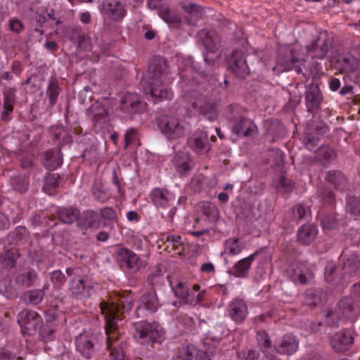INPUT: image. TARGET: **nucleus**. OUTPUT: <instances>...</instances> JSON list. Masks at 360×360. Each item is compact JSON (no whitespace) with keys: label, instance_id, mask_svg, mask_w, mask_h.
<instances>
[{"label":"nucleus","instance_id":"nucleus-39","mask_svg":"<svg viewBox=\"0 0 360 360\" xmlns=\"http://www.w3.org/2000/svg\"><path fill=\"white\" fill-rule=\"evenodd\" d=\"M11 184L15 191L23 193L28 188L29 181L25 176H18L11 178Z\"/></svg>","mask_w":360,"mask_h":360},{"label":"nucleus","instance_id":"nucleus-25","mask_svg":"<svg viewBox=\"0 0 360 360\" xmlns=\"http://www.w3.org/2000/svg\"><path fill=\"white\" fill-rule=\"evenodd\" d=\"M158 306L156 295L154 292H150L141 297L140 305L137 308V312L141 314L143 310L154 312L157 311Z\"/></svg>","mask_w":360,"mask_h":360},{"label":"nucleus","instance_id":"nucleus-16","mask_svg":"<svg viewBox=\"0 0 360 360\" xmlns=\"http://www.w3.org/2000/svg\"><path fill=\"white\" fill-rule=\"evenodd\" d=\"M208 134L205 130H197L189 138L188 146L198 153H202L210 150Z\"/></svg>","mask_w":360,"mask_h":360},{"label":"nucleus","instance_id":"nucleus-33","mask_svg":"<svg viewBox=\"0 0 360 360\" xmlns=\"http://www.w3.org/2000/svg\"><path fill=\"white\" fill-rule=\"evenodd\" d=\"M205 293L204 290H200L199 285H193L190 287V290L186 295L183 302L191 305H195L203 300Z\"/></svg>","mask_w":360,"mask_h":360},{"label":"nucleus","instance_id":"nucleus-31","mask_svg":"<svg viewBox=\"0 0 360 360\" xmlns=\"http://www.w3.org/2000/svg\"><path fill=\"white\" fill-rule=\"evenodd\" d=\"M245 247V242L238 238H230L224 242V253L231 256L239 255Z\"/></svg>","mask_w":360,"mask_h":360},{"label":"nucleus","instance_id":"nucleus-29","mask_svg":"<svg viewBox=\"0 0 360 360\" xmlns=\"http://www.w3.org/2000/svg\"><path fill=\"white\" fill-rule=\"evenodd\" d=\"M79 212L74 208H63L58 212L60 219L64 223H72L77 219V224L82 229H87L91 226V222L82 224L81 219H78Z\"/></svg>","mask_w":360,"mask_h":360},{"label":"nucleus","instance_id":"nucleus-58","mask_svg":"<svg viewBox=\"0 0 360 360\" xmlns=\"http://www.w3.org/2000/svg\"><path fill=\"white\" fill-rule=\"evenodd\" d=\"M94 196L96 200L101 202H105L109 198L108 193L99 188L95 189L94 191Z\"/></svg>","mask_w":360,"mask_h":360},{"label":"nucleus","instance_id":"nucleus-12","mask_svg":"<svg viewBox=\"0 0 360 360\" xmlns=\"http://www.w3.org/2000/svg\"><path fill=\"white\" fill-rule=\"evenodd\" d=\"M99 10L114 20H121L124 17L126 9L120 2L115 0H104Z\"/></svg>","mask_w":360,"mask_h":360},{"label":"nucleus","instance_id":"nucleus-61","mask_svg":"<svg viewBox=\"0 0 360 360\" xmlns=\"http://www.w3.org/2000/svg\"><path fill=\"white\" fill-rule=\"evenodd\" d=\"M79 18L80 21L84 24H88L91 22V14L88 11L79 13Z\"/></svg>","mask_w":360,"mask_h":360},{"label":"nucleus","instance_id":"nucleus-2","mask_svg":"<svg viewBox=\"0 0 360 360\" xmlns=\"http://www.w3.org/2000/svg\"><path fill=\"white\" fill-rule=\"evenodd\" d=\"M158 123L161 132L169 140L181 139L191 130L188 122L173 116L162 115L158 118Z\"/></svg>","mask_w":360,"mask_h":360},{"label":"nucleus","instance_id":"nucleus-26","mask_svg":"<svg viewBox=\"0 0 360 360\" xmlns=\"http://www.w3.org/2000/svg\"><path fill=\"white\" fill-rule=\"evenodd\" d=\"M317 233L318 229L316 226L307 224L298 230L297 238L301 243L308 245L314 240Z\"/></svg>","mask_w":360,"mask_h":360},{"label":"nucleus","instance_id":"nucleus-27","mask_svg":"<svg viewBox=\"0 0 360 360\" xmlns=\"http://www.w3.org/2000/svg\"><path fill=\"white\" fill-rule=\"evenodd\" d=\"M172 360H209L204 356V354L197 349L193 345L188 346L182 349L178 355L173 357Z\"/></svg>","mask_w":360,"mask_h":360},{"label":"nucleus","instance_id":"nucleus-57","mask_svg":"<svg viewBox=\"0 0 360 360\" xmlns=\"http://www.w3.org/2000/svg\"><path fill=\"white\" fill-rule=\"evenodd\" d=\"M58 184V176L56 174H50L46 177V184L44 188L46 189L48 186L56 188Z\"/></svg>","mask_w":360,"mask_h":360},{"label":"nucleus","instance_id":"nucleus-47","mask_svg":"<svg viewBox=\"0 0 360 360\" xmlns=\"http://www.w3.org/2000/svg\"><path fill=\"white\" fill-rule=\"evenodd\" d=\"M344 268H351L354 271L360 269V255L355 254L352 255L351 258H348L347 262L344 264Z\"/></svg>","mask_w":360,"mask_h":360},{"label":"nucleus","instance_id":"nucleus-11","mask_svg":"<svg viewBox=\"0 0 360 360\" xmlns=\"http://www.w3.org/2000/svg\"><path fill=\"white\" fill-rule=\"evenodd\" d=\"M143 105L138 94L127 93L121 98L120 108L126 115L131 117L134 114L139 112Z\"/></svg>","mask_w":360,"mask_h":360},{"label":"nucleus","instance_id":"nucleus-62","mask_svg":"<svg viewBox=\"0 0 360 360\" xmlns=\"http://www.w3.org/2000/svg\"><path fill=\"white\" fill-rule=\"evenodd\" d=\"M9 224V220L7 217L0 212V229L8 228Z\"/></svg>","mask_w":360,"mask_h":360},{"label":"nucleus","instance_id":"nucleus-6","mask_svg":"<svg viewBox=\"0 0 360 360\" xmlns=\"http://www.w3.org/2000/svg\"><path fill=\"white\" fill-rule=\"evenodd\" d=\"M346 319H351L360 314V304L359 302H354L352 298L345 297L339 302L338 310L330 311L327 314L325 323L330 326H335L338 324L339 314Z\"/></svg>","mask_w":360,"mask_h":360},{"label":"nucleus","instance_id":"nucleus-4","mask_svg":"<svg viewBox=\"0 0 360 360\" xmlns=\"http://www.w3.org/2000/svg\"><path fill=\"white\" fill-rule=\"evenodd\" d=\"M184 98L193 110L207 119L214 120L217 117L218 112L215 104L204 97L198 91L192 89L187 91Z\"/></svg>","mask_w":360,"mask_h":360},{"label":"nucleus","instance_id":"nucleus-15","mask_svg":"<svg viewBox=\"0 0 360 360\" xmlns=\"http://www.w3.org/2000/svg\"><path fill=\"white\" fill-rule=\"evenodd\" d=\"M118 259L133 271H138L145 266V262L132 251L126 248H120L117 252Z\"/></svg>","mask_w":360,"mask_h":360},{"label":"nucleus","instance_id":"nucleus-14","mask_svg":"<svg viewBox=\"0 0 360 360\" xmlns=\"http://www.w3.org/2000/svg\"><path fill=\"white\" fill-rule=\"evenodd\" d=\"M298 340L292 335H285L277 340L275 344L274 350L272 354L276 353L290 355L294 354L298 349Z\"/></svg>","mask_w":360,"mask_h":360},{"label":"nucleus","instance_id":"nucleus-42","mask_svg":"<svg viewBox=\"0 0 360 360\" xmlns=\"http://www.w3.org/2000/svg\"><path fill=\"white\" fill-rule=\"evenodd\" d=\"M39 336L43 342H51L55 339V329L50 326H41L39 328Z\"/></svg>","mask_w":360,"mask_h":360},{"label":"nucleus","instance_id":"nucleus-8","mask_svg":"<svg viewBox=\"0 0 360 360\" xmlns=\"http://www.w3.org/2000/svg\"><path fill=\"white\" fill-rule=\"evenodd\" d=\"M150 198L158 209L166 210L170 208L168 218L172 219L176 214V207H174L176 200L175 195L165 188H155L150 193Z\"/></svg>","mask_w":360,"mask_h":360},{"label":"nucleus","instance_id":"nucleus-54","mask_svg":"<svg viewBox=\"0 0 360 360\" xmlns=\"http://www.w3.org/2000/svg\"><path fill=\"white\" fill-rule=\"evenodd\" d=\"M293 182L285 177H282L280 180L279 190L283 193H289L292 191Z\"/></svg>","mask_w":360,"mask_h":360},{"label":"nucleus","instance_id":"nucleus-64","mask_svg":"<svg viewBox=\"0 0 360 360\" xmlns=\"http://www.w3.org/2000/svg\"><path fill=\"white\" fill-rule=\"evenodd\" d=\"M200 269L202 272L211 273L214 271V266L212 263H205L201 266Z\"/></svg>","mask_w":360,"mask_h":360},{"label":"nucleus","instance_id":"nucleus-63","mask_svg":"<svg viewBox=\"0 0 360 360\" xmlns=\"http://www.w3.org/2000/svg\"><path fill=\"white\" fill-rule=\"evenodd\" d=\"M183 8L186 12L190 13H193L197 11L198 9V7L195 4H193L191 3L185 4L183 6Z\"/></svg>","mask_w":360,"mask_h":360},{"label":"nucleus","instance_id":"nucleus-48","mask_svg":"<svg viewBox=\"0 0 360 360\" xmlns=\"http://www.w3.org/2000/svg\"><path fill=\"white\" fill-rule=\"evenodd\" d=\"M48 94L49 96V99L51 103H53L59 94V87L58 83L55 80H51L49 85L48 88Z\"/></svg>","mask_w":360,"mask_h":360},{"label":"nucleus","instance_id":"nucleus-36","mask_svg":"<svg viewBox=\"0 0 360 360\" xmlns=\"http://www.w3.org/2000/svg\"><path fill=\"white\" fill-rule=\"evenodd\" d=\"M14 102V91L11 89H6L4 92V110L1 115L3 120H6L9 114L13 111Z\"/></svg>","mask_w":360,"mask_h":360},{"label":"nucleus","instance_id":"nucleus-24","mask_svg":"<svg viewBox=\"0 0 360 360\" xmlns=\"http://www.w3.org/2000/svg\"><path fill=\"white\" fill-rule=\"evenodd\" d=\"M70 289L76 297L84 298L90 296L92 286L88 281L79 278L72 281Z\"/></svg>","mask_w":360,"mask_h":360},{"label":"nucleus","instance_id":"nucleus-10","mask_svg":"<svg viewBox=\"0 0 360 360\" xmlns=\"http://www.w3.org/2000/svg\"><path fill=\"white\" fill-rule=\"evenodd\" d=\"M18 323L24 335H33L41 326V317L34 311L24 309L18 316Z\"/></svg>","mask_w":360,"mask_h":360},{"label":"nucleus","instance_id":"nucleus-53","mask_svg":"<svg viewBox=\"0 0 360 360\" xmlns=\"http://www.w3.org/2000/svg\"><path fill=\"white\" fill-rule=\"evenodd\" d=\"M258 357L257 353L254 350H244L238 353L239 360H256Z\"/></svg>","mask_w":360,"mask_h":360},{"label":"nucleus","instance_id":"nucleus-5","mask_svg":"<svg viewBox=\"0 0 360 360\" xmlns=\"http://www.w3.org/2000/svg\"><path fill=\"white\" fill-rule=\"evenodd\" d=\"M134 338L142 345L160 341L162 328L156 322L140 321L134 323Z\"/></svg>","mask_w":360,"mask_h":360},{"label":"nucleus","instance_id":"nucleus-28","mask_svg":"<svg viewBox=\"0 0 360 360\" xmlns=\"http://www.w3.org/2000/svg\"><path fill=\"white\" fill-rule=\"evenodd\" d=\"M289 274L294 282L302 284L307 283L311 277L310 272L304 271V265L300 263L292 265Z\"/></svg>","mask_w":360,"mask_h":360},{"label":"nucleus","instance_id":"nucleus-55","mask_svg":"<svg viewBox=\"0 0 360 360\" xmlns=\"http://www.w3.org/2000/svg\"><path fill=\"white\" fill-rule=\"evenodd\" d=\"M137 131L135 129H129L125 133V146H128L130 144L133 143L135 139H136Z\"/></svg>","mask_w":360,"mask_h":360},{"label":"nucleus","instance_id":"nucleus-35","mask_svg":"<svg viewBox=\"0 0 360 360\" xmlns=\"http://www.w3.org/2000/svg\"><path fill=\"white\" fill-rule=\"evenodd\" d=\"M169 284L175 296L183 301L186 295L190 290L191 286L188 283L183 281H170Z\"/></svg>","mask_w":360,"mask_h":360},{"label":"nucleus","instance_id":"nucleus-19","mask_svg":"<svg viewBox=\"0 0 360 360\" xmlns=\"http://www.w3.org/2000/svg\"><path fill=\"white\" fill-rule=\"evenodd\" d=\"M229 313L234 321L241 323L248 316V306L243 300L234 299L229 304Z\"/></svg>","mask_w":360,"mask_h":360},{"label":"nucleus","instance_id":"nucleus-9","mask_svg":"<svg viewBox=\"0 0 360 360\" xmlns=\"http://www.w3.org/2000/svg\"><path fill=\"white\" fill-rule=\"evenodd\" d=\"M149 91L153 98L156 99H171L173 92L164 80H166L167 74L162 71L155 70L153 76L149 77Z\"/></svg>","mask_w":360,"mask_h":360},{"label":"nucleus","instance_id":"nucleus-37","mask_svg":"<svg viewBox=\"0 0 360 360\" xmlns=\"http://www.w3.org/2000/svg\"><path fill=\"white\" fill-rule=\"evenodd\" d=\"M44 293L41 290H32L25 292L23 295L24 300L32 304H39L43 297Z\"/></svg>","mask_w":360,"mask_h":360},{"label":"nucleus","instance_id":"nucleus-22","mask_svg":"<svg viewBox=\"0 0 360 360\" xmlns=\"http://www.w3.org/2000/svg\"><path fill=\"white\" fill-rule=\"evenodd\" d=\"M62 155L59 149L49 150L42 160L43 166L48 170H55L62 165Z\"/></svg>","mask_w":360,"mask_h":360},{"label":"nucleus","instance_id":"nucleus-52","mask_svg":"<svg viewBox=\"0 0 360 360\" xmlns=\"http://www.w3.org/2000/svg\"><path fill=\"white\" fill-rule=\"evenodd\" d=\"M321 224L323 229H333L338 225V221L335 217H326L321 220Z\"/></svg>","mask_w":360,"mask_h":360},{"label":"nucleus","instance_id":"nucleus-41","mask_svg":"<svg viewBox=\"0 0 360 360\" xmlns=\"http://www.w3.org/2000/svg\"><path fill=\"white\" fill-rule=\"evenodd\" d=\"M292 213L293 219L298 221L309 214L310 210L309 206L304 204H299L292 208Z\"/></svg>","mask_w":360,"mask_h":360},{"label":"nucleus","instance_id":"nucleus-45","mask_svg":"<svg viewBox=\"0 0 360 360\" xmlns=\"http://www.w3.org/2000/svg\"><path fill=\"white\" fill-rule=\"evenodd\" d=\"M204 214L209 221L214 222L219 218V210L214 205L208 203L205 209Z\"/></svg>","mask_w":360,"mask_h":360},{"label":"nucleus","instance_id":"nucleus-7","mask_svg":"<svg viewBox=\"0 0 360 360\" xmlns=\"http://www.w3.org/2000/svg\"><path fill=\"white\" fill-rule=\"evenodd\" d=\"M198 36L207 51L206 53H204V60L205 63L214 65L221 54L217 48L220 42L219 37L217 32L212 30H203L198 33Z\"/></svg>","mask_w":360,"mask_h":360},{"label":"nucleus","instance_id":"nucleus-56","mask_svg":"<svg viewBox=\"0 0 360 360\" xmlns=\"http://www.w3.org/2000/svg\"><path fill=\"white\" fill-rule=\"evenodd\" d=\"M0 360H22V357L14 355L6 349H0Z\"/></svg>","mask_w":360,"mask_h":360},{"label":"nucleus","instance_id":"nucleus-44","mask_svg":"<svg viewBox=\"0 0 360 360\" xmlns=\"http://www.w3.org/2000/svg\"><path fill=\"white\" fill-rule=\"evenodd\" d=\"M37 22L39 25H42L48 19H53L54 11L53 8H41L37 11Z\"/></svg>","mask_w":360,"mask_h":360},{"label":"nucleus","instance_id":"nucleus-40","mask_svg":"<svg viewBox=\"0 0 360 360\" xmlns=\"http://www.w3.org/2000/svg\"><path fill=\"white\" fill-rule=\"evenodd\" d=\"M309 53H311L313 58H323L328 52V46L326 43L322 44H315L307 48Z\"/></svg>","mask_w":360,"mask_h":360},{"label":"nucleus","instance_id":"nucleus-34","mask_svg":"<svg viewBox=\"0 0 360 360\" xmlns=\"http://www.w3.org/2000/svg\"><path fill=\"white\" fill-rule=\"evenodd\" d=\"M190 158L186 153L181 152L176 154L172 160L173 165L182 174H186L191 168Z\"/></svg>","mask_w":360,"mask_h":360},{"label":"nucleus","instance_id":"nucleus-30","mask_svg":"<svg viewBox=\"0 0 360 360\" xmlns=\"http://www.w3.org/2000/svg\"><path fill=\"white\" fill-rule=\"evenodd\" d=\"M256 253L243 258L233 266V274L236 277L245 278L248 276L249 269L255 259Z\"/></svg>","mask_w":360,"mask_h":360},{"label":"nucleus","instance_id":"nucleus-23","mask_svg":"<svg viewBox=\"0 0 360 360\" xmlns=\"http://www.w3.org/2000/svg\"><path fill=\"white\" fill-rule=\"evenodd\" d=\"M89 116L95 125L101 127L108 121L107 111L103 105L98 103H94L89 112Z\"/></svg>","mask_w":360,"mask_h":360},{"label":"nucleus","instance_id":"nucleus-60","mask_svg":"<svg viewBox=\"0 0 360 360\" xmlns=\"http://www.w3.org/2000/svg\"><path fill=\"white\" fill-rule=\"evenodd\" d=\"M10 28L13 32H19L22 29V24L18 19H11L10 20Z\"/></svg>","mask_w":360,"mask_h":360},{"label":"nucleus","instance_id":"nucleus-1","mask_svg":"<svg viewBox=\"0 0 360 360\" xmlns=\"http://www.w3.org/2000/svg\"><path fill=\"white\" fill-rule=\"evenodd\" d=\"M124 303L122 298L102 301L100 303V310L105 321V333L107 335V349L110 351L111 360H125L122 344L117 331V321L121 320V315L124 311V307L120 308V304Z\"/></svg>","mask_w":360,"mask_h":360},{"label":"nucleus","instance_id":"nucleus-3","mask_svg":"<svg viewBox=\"0 0 360 360\" xmlns=\"http://www.w3.org/2000/svg\"><path fill=\"white\" fill-rule=\"evenodd\" d=\"M304 60L303 57L300 56L297 46L292 48L285 45L279 49L276 65L274 68V70L281 72L294 69L297 73H300L302 68L299 63Z\"/></svg>","mask_w":360,"mask_h":360},{"label":"nucleus","instance_id":"nucleus-21","mask_svg":"<svg viewBox=\"0 0 360 360\" xmlns=\"http://www.w3.org/2000/svg\"><path fill=\"white\" fill-rule=\"evenodd\" d=\"M234 134L243 137H253L257 134V127L250 119H242L233 128Z\"/></svg>","mask_w":360,"mask_h":360},{"label":"nucleus","instance_id":"nucleus-20","mask_svg":"<svg viewBox=\"0 0 360 360\" xmlns=\"http://www.w3.org/2000/svg\"><path fill=\"white\" fill-rule=\"evenodd\" d=\"M229 65L239 77H243L249 72L246 60L240 52H234L229 60Z\"/></svg>","mask_w":360,"mask_h":360},{"label":"nucleus","instance_id":"nucleus-32","mask_svg":"<svg viewBox=\"0 0 360 360\" xmlns=\"http://www.w3.org/2000/svg\"><path fill=\"white\" fill-rule=\"evenodd\" d=\"M257 339L258 344L263 353L269 360H280L277 359L272 352H274L271 345V341L268 334L265 331H259L257 333Z\"/></svg>","mask_w":360,"mask_h":360},{"label":"nucleus","instance_id":"nucleus-49","mask_svg":"<svg viewBox=\"0 0 360 360\" xmlns=\"http://www.w3.org/2000/svg\"><path fill=\"white\" fill-rule=\"evenodd\" d=\"M347 207L352 214H360V200L356 198H351L347 202Z\"/></svg>","mask_w":360,"mask_h":360},{"label":"nucleus","instance_id":"nucleus-50","mask_svg":"<svg viewBox=\"0 0 360 360\" xmlns=\"http://www.w3.org/2000/svg\"><path fill=\"white\" fill-rule=\"evenodd\" d=\"M306 101L311 107L317 105L319 101V91L318 90L314 91L308 90L306 93Z\"/></svg>","mask_w":360,"mask_h":360},{"label":"nucleus","instance_id":"nucleus-13","mask_svg":"<svg viewBox=\"0 0 360 360\" xmlns=\"http://www.w3.org/2000/svg\"><path fill=\"white\" fill-rule=\"evenodd\" d=\"M94 340L95 337L91 333L84 332L77 336L75 340L77 350L84 357L90 359L94 352Z\"/></svg>","mask_w":360,"mask_h":360},{"label":"nucleus","instance_id":"nucleus-43","mask_svg":"<svg viewBox=\"0 0 360 360\" xmlns=\"http://www.w3.org/2000/svg\"><path fill=\"white\" fill-rule=\"evenodd\" d=\"M162 240H165L167 242L170 243L173 248L177 250V253L179 255L181 254L184 248L183 243L179 236L165 235L163 236Z\"/></svg>","mask_w":360,"mask_h":360},{"label":"nucleus","instance_id":"nucleus-59","mask_svg":"<svg viewBox=\"0 0 360 360\" xmlns=\"http://www.w3.org/2000/svg\"><path fill=\"white\" fill-rule=\"evenodd\" d=\"M101 216L107 219H112L116 217L115 211L110 207H105L101 210Z\"/></svg>","mask_w":360,"mask_h":360},{"label":"nucleus","instance_id":"nucleus-18","mask_svg":"<svg viewBox=\"0 0 360 360\" xmlns=\"http://www.w3.org/2000/svg\"><path fill=\"white\" fill-rule=\"evenodd\" d=\"M178 66L179 76L182 81L186 82L196 78L197 70L193 65V60L191 57H179L178 58Z\"/></svg>","mask_w":360,"mask_h":360},{"label":"nucleus","instance_id":"nucleus-38","mask_svg":"<svg viewBox=\"0 0 360 360\" xmlns=\"http://www.w3.org/2000/svg\"><path fill=\"white\" fill-rule=\"evenodd\" d=\"M328 180L338 189H343L346 182L344 175L340 172H329L327 175Z\"/></svg>","mask_w":360,"mask_h":360},{"label":"nucleus","instance_id":"nucleus-51","mask_svg":"<svg viewBox=\"0 0 360 360\" xmlns=\"http://www.w3.org/2000/svg\"><path fill=\"white\" fill-rule=\"evenodd\" d=\"M65 276L60 271H54L51 274V281L56 288L61 286L65 282Z\"/></svg>","mask_w":360,"mask_h":360},{"label":"nucleus","instance_id":"nucleus-17","mask_svg":"<svg viewBox=\"0 0 360 360\" xmlns=\"http://www.w3.org/2000/svg\"><path fill=\"white\" fill-rule=\"evenodd\" d=\"M352 333L349 330H343L333 335L330 338V345L337 352L347 350L353 343Z\"/></svg>","mask_w":360,"mask_h":360},{"label":"nucleus","instance_id":"nucleus-46","mask_svg":"<svg viewBox=\"0 0 360 360\" xmlns=\"http://www.w3.org/2000/svg\"><path fill=\"white\" fill-rule=\"evenodd\" d=\"M159 15L167 22H174L179 20V18L174 15L172 12L167 7H162L159 11Z\"/></svg>","mask_w":360,"mask_h":360}]
</instances>
